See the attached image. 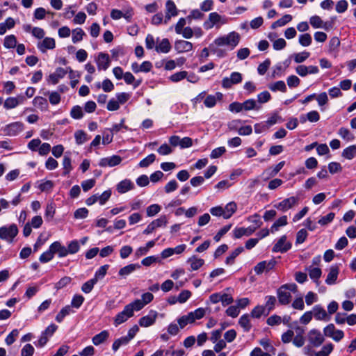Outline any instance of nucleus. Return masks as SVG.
<instances>
[{
	"mask_svg": "<svg viewBox=\"0 0 356 356\" xmlns=\"http://www.w3.org/2000/svg\"><path fill=\"white\" fill-rule=\"evenodd\" d=\"M240 35L232 31L224 36L218 37L215 39L214 43L218 46H228L231 49H234L240 42Z\"/></svg>",
	"mask_w": 356,
	"mask_h": 356,
	"instance_id": "obj_1",
	"label": "nucleus"
},
{
	"mask_svg": "<svg viewBox=\"0 0 356 356\" xmlns=\"http://www.w3.org/2000/svg\"><path fill=\"white\" fill-rule=\"evenodd\" d=\"M227 22L226 17L221 16L216 12H213L209 15V18L204 22L203 26L206 30L211 29L214 26L219 29L222 25L227 24Z\"/></svg>",
	"mask_w": 356,
	"mask_h": 356,
	"instance_id": "obj_2",
	"label": "nucleus"
},
{
	"mask_svg": "<svg viewBox=\"0 0 356 356\" xmlns=\"http://www.w3.org/2000/svg\"><path fill=\"white\" fill-rule=\"evenodd\" d=\"M17 234L18 228L14 223L0 227V238L9 243H13Z\"/></svg>",
	"mask_w": 356,
	"mask_h": 356,
	"instance_id": "obj_3",
	"label": "nucleus"
},
{
	"mask_svg": "<svg viewBox=\"0 0 356 356\" xmlns=\"http://www.w3.org/2000/svg\"><path fill=\"white\" fill-rule=\"evenodd\" d=\"M323 335L339 342L344 337V332L336 329L333 323H330L323 328Z\"/></svg>",
	"mask_w": 356,
	"mask_h": 356,
	"instance_id": "obj_4",
	"label": "nucleus"
},
{
	"mask_svg": "<svg viewBox=\"0 0 356 356\" xmlns=\"http://www.w3.org/2000/svg\"><path fill=\"white\" fill-rule=\"evenodd\" d=\"M243 80V75L241 73L238 72H233L230 76H225L222 79L221 85L225 89H230L233 85L238 84L241 83Z\"/></svg>",
	"mask_w": 356,
	"mask_h": 356,
	"instance_id": "obj_5",
	"label": "nucleus"
},
{
	"mask_svg": "<svg viewBox=\"0 0 356 356\" xmlns=\"http://www.w3.org/2000/svg\"><path fill=\"white\" fill-rule=\"evenodd\" d=\"M168 220L166 216L163 215L159 218L152 221L144 229L143 234L148 235L152 234L156 229L159 227H164L167 225Z\"/></svg>",
	"mask_w": 356,
	"mask_h": 356,
	"instance_id": "obj_6",
	"label": "nucleus"
},
{
	"mask_svg": "<svg viewBox=\"0 0 356 356\" xmlns=\"http://www.w3.org/2000/svg\"><path fill=\"white\" fill-rule=\"evenodd\" d=\"M324 340V336L317 329H312L308 333V341L314 347H319Z\"/></svg>",
	"mask_w": 356,
	"mask_h": 356,
	"instance_id": "obj_7",
	"label": "nucleus"
},
{
	"mask_svg": "<svg viewBox=\"0 0 356 356\" xmlns=\"http://www.w3.org/2000/svg\"><path fill=\"white\" fill-rule=\"evenodd\" d=\"M292 247L290 242L286 241V236H282L277 243L273 245L272 251L273 252L284 253L289 251Z\"/></svg>",
	"mask_w": 356,
	"mask_h": 356,
	"instance_id": "obj_8",
	"label": "nucleus"
},
{
	"mask_svg": "<svg viewBox=\"0 0 356 356\" xmlns=\"http://www.w3.org/2000/svg\"><path fill=\"white\" fill-rule=\"evenodd\" d=\"M312 313L314 318L317 321H329L331 316L327 314L321 305H316L312 308Z\"/></svg>",
	"mask_w": 356,
	"mask_h": 356,
	"instance_id": "obj_9",
	"label": "nucleus"
},
{
	"mask_svg": "<svg viewBox=\"0 0 356 356\" xmlns=\"http://www.w3.org/2000/svg\"><path fill=\"white\" fill-rule=\"evenodd\" d=\"M122 161L121 156L113 155L111 156L104 157L99 160L98 165L100 167H114L119 165Z\"/></svg>",
	"mask_w": 356,
	"mask_h": 356,
	"instance_id": "obj_10",
	"label": "nucleus"
},
{
	"mask_svg": "<svg viewBox=\"0 0 356 356\" xmlns=\"http://www.w3.org/2000/svg\"><path fill=\"white\" fill-rule=\"evenodd\" d=\"M25 100L26 97L22 95L8 97L4 102L3 106L6 109H12L22 104Z\"/></svg>",
	"mask_w": 356,
	"mask_h": 356,
	"instance_id": "obj_11",
	"label": "nucleus"
},
{
	"mask_svg": "<svg viewBox=\"0 0 356 356\" xmlns=\"http://www.w3.org/2000/svg\"><path fill=\"white\" fill-rule=\"evenodd\" d=\"M157 315L158 313L156 311L150 310L147 315L143 316L139 319V325L144 327L152 325L156 321Z\"/></svg>",
	"mask_w": 356,
	"mask_h": 356,
	"instance_id": "obj_12",
	"label": "nucleus"
},
{
	"mask_svg": "<svg viewBox=\"0 0 356 356\" xmlns=\"http://www.w3.org/2000/svg\"><path fill=\"white\" fill-rule=\"evenodd\" d=\"M96 63L99 70H106L111 63L109 55L106 53H99L97 58Z\"/></svg>",
	"mask_w": 356,
	"mask_h": 356,
	"instance_id": "obj_13",
	"label": "nucleus"
},
{
	"mask_svg": "<svg viewBox=\"0 0 356 356\" xmlns=\"http://www.w3.org/2000/svg\"><path fill=\"white\" fill-rule=\"evenodd\" d=\"M298 202V198L292 196L289 198H286L280 202L274 204V207L282 211H286L291 209Z\"/></svg>",
	"mask_w": 356,
	"mask_h": 356,
	"instance_id": "obj_14",
	"label": "nucleus"
},
{
	"mask_svg": "<svg viewBox=\"0 0 356 356\" xmlns=\"http://www.w3.org/2000/svg\"><path fill=\"white\" fill-rule=\"evenodd\" d=\"M284 165L285 161H282L275 165L273 168L270 167L266 169L262 173V175L264 177V180H268L270 178L275 177L282 169Z\"/></svg>",
	"mask_w": 356,
	"mask_h": 356,
	"instance_id": "obj_15",
	"label": "nucleus"
},
{
	"mask_svg": "<svg viewBox=\"0 0 356 356\" xmlns=\"http://www.w3.org/2000/svg\"><path fill=\"white\" fill-rule=\"evenodd\" d=\"M277 296L279 304L282 305H286L289 304L291 300V294L289 291L282 289V286L277 289Z\"/></svg>",
	"mask_w": 356,
	"mask_h": 356,
	"instance_id": "obj_16",
	"label": "nucleus"
},
{
	"mask_svg": "<svg viewBox=\"0 0 356 356\" xmlns=\"http://www.w3.org/2000/svg\"><path fill=\"white\" fill-rule=\"evenodd\" d=\"M133 314L129 312L128 307L126 306L124 307V309L119 312L114 318V325L115 327L120 325V324L126 322L129 318L132 317Z\"/></svg>",
	"mask_w": 356,
	"mask_h": 356,
	"instance_id": "obj_17",
	"label": "nucleus"
},
{
	"mask_svg": "<svg viewBox=\"0 0 356 356\" xmlns=\"http://www.w3.org/2000/svg\"><path fill=\"white\" fill-rule=\"evenodd\" d=\"M223 95L220 92H216L214 95H209L205 97L204 104L207 108H213L216 106L217 101H220Z\"/></svg>",
	"mask_w": 356,
	"mask_h": 356,
	"instance_id": "obj_18",
	"label": "nucleus"
},
{
	"mask_svg": "<svg viewBox=\"0 0 356 356\" xmlns=\"http://www.w3.org/2000/svg\"><path fill=\"white\" fill-rule=\"evenodd\" d=\"M140 265L138 264H130L121 268L118 272V275L121 278H127V276L134 273L136 270L139 269Z\"/></svg>",
	"mask_w": 356,
	"mask_h": 356,
	"instance_id": "obj_19",
	"label": "nucleus"
},
{
	"mask_svg": "<svg viewBox=\"0 0 356 356\" xmlns=\"http://www.w3.org/2000/svg\"><path fill=\"white\" fill-rule=\"evenodd\" d=\"M134 188V184L128 179H125L120 181L116 186L117 191L123 194Z\"/></svg>",
	"mask_w": 356,
	"mask_h": 356,
	"instance_id": "obj_20",
	"label": "nucleus"
},
{
	"mask_svg": "<svg viewBox=\"0 0 356 356\" xmlns=\"http://www.w3.org/2000/svg\"><path fill=\"white\" fill-rule=\"evenodd\" d=\"M175 49L178 53L188 52L193 49V44L186 40H177L175 43Z\"/></svg>",
	"mask_w": 356,
	"mask_h": 356,
	"instance_id": "obj_21",
	"label": "nucleus"
},
{
	"mask_svg": "<svg viewBox=\"0 0 356 356\" xmlns=\"http://www.w3.org/2000/svg\"><path fill=\"white\" fill-rule=\"evenodd\" d=\"M70 153L66 152L63 159V169L62 175L65 177L72 170L73 168L72 165V159L70 157Z\"/></svg>",
	"mask_w": 356,
	"mask_h": 356,
	"instance_id": "obj_22",
	"label": "nucleus"
},
{
	"mask_svg": "<svg viewBox=\"0 0 356 356\" xmlns=\"http://www.w3.org/2000/svg\"><path fill=\"white\" fill-rule=\"evenodd\" d=\"M28 147L32 151L38 150L39 154L41 156L44 155V143L41 145L40 139L31 140L28 144Z\"/></svg>",
	"mask_w": 356,
	"mask_h": 356,
	"instance_id": "obj_23",
	"label": "nucleus"
},
{
	"mask_svg": "<svg viewBox=\"0 0 356 356\" xmlns=\"http://www.w3.org/2000/svg\"><path fill=\"white\" fill-rule=\"evenodd\" d=\"M223 209V218L229 219L237 210V204L235 202H229L227 203Z\"/></svg>",
	"mask_w": 356,
	"mask_h": 356,
	"instance_id": "obj_24",
	"label": "nucleus"
},
{
	"mask_svg": "<svg viewBox=\"0 0 356 356\" xmlns=\"http://www.w3.org/2000/svg\"><path fill=\"white\" fill-rule=\"evenodd\" d=\"M66 74L67 71L64 68L58 67L53 74L49 75V81L53 84H56L60 79L63 78Z\"/></svg>",
	"mask_w": 356,
	"mask_h": 356,
	"instance_id": "obj_25",
	"label": "nucleus"
},
{
	"mask_svg": "<svg viewBox=\"0 0 356 356\" xmlns=\"http://www.w3.org/2000/svg\"><path fill=\"white\" fill-rule=\"evenodd\" d=\"M264 299L265 304L263 306L265 307V309L266 310V315H268L270 312L275 309L277 304V299L276 297L270 295L265 296Z\"/></svg>",
	"mask_w": 356,
	"mask_h": 356,
	"instance_id": "obj_26",
	"label": "nucleus"
},
{
	"mask_svg": "<svg viewBox=\"0 0 356 356\" xmlns=\"http://www.w3.org/2000/svg\"><path fill=\"white\" fill-rule=\"evenodd\" d=\"M108 337H109L108 331V330H102L101 332L95 334L92 338V342L95 346H97L103 343L104 341H106Z\"/></svg>",
	"mask_w": 356,
	"mask_h": 356,
	"instance_id": "obj_27",
	"label": "nucleus"
},
{
	"mask_svg": "<svg viewBox=\"0 0 356 356\" xmlns=\"http://www.w3.org/2000/svg\"><path fill=\"white\" fill-rule=\"evenodd\" d=\"M186 262L190 264L191 270H197L204 264V260L198 258L196 255L189 257Z\"/></svg>",
	"mask_w": 356,
	"mask_h": 356,
	"instance_id": "obj_28",
	"label": "nucleus"
},
{
	"mask_svg": "<svg viewBox=\"0 0 356 356\" xmlns=\"http://www.w3.org/2000/svg\"><path fill=\"white\" fill-rule=\"evenodd\" d=\"M171 49V45L168 38H163L155 46V50L158 53L167 54Z\"/></svg>",
	"mask_w": 356,
	"mask_h": 356,
	"instance_id": "obj_29",
	"label": "nucleus"
},
{
	"mask_svg": "<svg viewBox=\"0 0 356 356\" xmlns=\"http://www.w3.org/2000/svg\"><path fill=\"white\" fill-rule=\"evenodd\" d=\"M339 275V268L337 266H331L325 279V283L328 285L335 284Z\"/></svg>",
	"mask_w": 356,
	"mask_h": 356,
	"instance_id": "obj_30",
	"label": "nucleus"
},
{
	"mask_svg": "<svg viewBox=\"0 0 356 356\" xmlns=\"http://www.w3.org/2000/svg\"><path fill=\"white\" fill-rule=\"evenodd\" d=\"M338 134L347 142L353 141L355 138L354 134L346 127H341L338 131Z\"/></svg>",
	"mask_w": 356,
	"mask_h": 356,
	"instance_id": "obj_31",
	"label": "nucleus"
},
{
	"mask_svg": "<svg viewBox=\"0 0 356 356\" xmlns=\"http://www.w3.org/2000/svg\"><path fill=\"white\" fill-rule=\"evenodd\" d=\"M244 251V248L242 246L236 248L234 250L229 253L225 259L227 265H232L234 263L235 259Z\"/></svg>",
	"mask_w": 356,
	"mask_h": 356,
	"instance_id": "obj_32",
	"label": "nucleus"
},
{
	"mask_svg": "<svg viewBox=\"0 0 356 356\" xmlns=\"http://www.w3.org/2000/svg\"><path fill=\"white\" fill-rule=\"evenodd\" d=\"M238 324L243 328L244 332H249L252 327L250 316L248 314H243L238 320Z\"/></svg>",
	"mask_w": 356,
	"mask_h": 356,
	"instance_id": "obj_33",
	"label": "nucleus"
},
{
	"mask_svg": "<svg viewBox=\"0 0 356 356\" xmlns=\"http://www.w3.org/2000/svg\"><path fill=\"white\" fill-rule=\"evenodd\" d=\"M243 108L245 111L251 110L259 111L261 108V106L257 104L255 99H248L243 102Z\"/></svg>",
	"mask_w": 356,
	"mask_h": 356,
	"instance_id": "obj_34",
	"label": "nucleus"
},
{
	"mask_svg": "<svg viewBox=\"0 0 356 356\" xmlns=\"http://www.w3.org/2000/svg\"><path fill=\"white\" fill-rule=\"evenodd\" d=\"M74 311L72 310L71 307L70 305H66L65 307H63L61 310L57 314L55 319L58 323H61L63 322L65 316L70 315Z\"/></svg>",
	"mask_w": 356,
	"mask_h": 356,
	"instance_id": "obj_35",
	"label": "nucleus"
},
{
	"mask_svg": "<svg viewBox=\"0 0 356 356\" xmlns=\"http://www.w3.org/2000/svg\"><path fill=\"white\" fill-rule=\"evenodd\" d=\"M60 243L58 241H55L49 246V249L46 250V263L53 258L54 254L58 252Z\"/></svg>",
	"mask_w": 356,
	"mask_h": 356,
	"instance_id": "obj_36",
	"label": "nucleus"
},
{
	"mask_svg": "<svg viewBox=\"0 0 356 356\" xmlns=\"http://www.w3.org/2000/svg\"><path fill=\"white\" fill-rule=\"evenodd\" d=\"M287 216H282L280 218H279L277 220H276L274 223L270 227V232L272 233H275V232L278 231L280 227L285 226L287 225Z\"/></svg>",
	"mask_w": 356,
	"mask_h": 356,
	"instance_id": "obj_37",
	"label": "nucleus"
},
{
	"mask_svg": "<svg viewBox=\"0 0 356 356\" xmlns=\"http://www.w3.org/2000/svg\"><path fill=\"white\" fill-rule=\"evenodd\" d=\"M341 156L348 160L353 159L356 156V145H352L345 148Z\"/></svg>",
	"mask_w": 356,
	"mask_h": 356,
	"instance_id": "obj_38",
	"label": "nucleus"
},
{
	"mask_svg": "<svg viewBox=\"0 0 356 356\" xmlns=\"http://www.w3.org/2000/svg\"><path fill=\"white\" fill-rule=\"evenodd\" d=\"M194 322L192 314L188 313L186 315H184L177 319V323L181 329H183L188 324H191Z\"/></svg>",
	"mask_w": 356,
	"mask_h": 356,
	"instance_id": "obj_39",
	"label": "nucleus"
},
{
	"mask_svg": "<svg viewBox=\"0 0 356 356\" xmlns=\"http://www.w3.org/2000/svg\"><path fill=\"white\" fill-rule=\"evenodd\" d=\"M165 12L168 14H170L173 16H177L179 15V10L177 8L175 2L172 0H167L165 2Z\"/></svg>",
	"mask_w": 356,
	"mask_h": 356,
	"instance_id": "obj_40",
	"label": "nucleus"
},
{
	"mask_svg": "<svg viewBox=\"0 0 356 356\" xmlns=\"http://www.w3.org/2000/svg\"><path fill=\"white\" fill-rule=\"evenodd\" d=\"M309 56L310 53L306 51L300 53H295L291 55V57L293 58L294 62L296 63H302L305 62Z\"/></svg>",
	"mask_w": 356,
	"mask_h": 356,
	"instance_id": "obj_41",
	"label": "nucleus"
},
{
	"mask_svg": "<svg viewBox=\"0 0 356 356\" xmlns=\"http://www.w3.org/2000/svg\"><path fill=\"white\" fill-rule=\"evenodd\" d=\"M126 307H128L129 312L134 315V311L138 312L141 310L145 307V305L142 302V300L136 299L131 303L127 305Z\"/></svg>",
	"mask_w": 356,
	"mask_h": 356,
	"instance_id": "obj_42",
	"label": "nucleus"
},
{
	"mask_svg": "<svg viewBox=\"0 0 356 356\" xmlns=\"http://www.w3.org/2000/svg\"><path fill=\"white\" fill-rule=\"evenodd\" d=\"M23 125L20 122H15L7 127L8 134L11 136H15L22 130Z\"/></svg>",
	"mask_w": 356,
	"mask_h": 356,
	"instance_id": "obj_43",
	"label": "nucleus"
},
{
	"mask_svg": "<svg viewBox=\"0 0 356 356\" xmlns=\"http://www.w3.org/2000/svg\"><path fill=\"white\" fill-rule=\"evenodd\" d=\"M129 341L125 336L121 337L114 341L112 345V350L115 353L122 346L127 345Z\"/></svg>",
	"mask_w": 356,
	"mask_h": 356,
	"instance_id": "obj_44",
	"label": "nucleus"
},
{
	"mask_svg": "<svg viewBox=\"0 0 356 356\" xmlns=\"http://www.w3.org/2000/svg\"><path fill=\"white\" fill-rule=\"evenodd\" d=\"M269 89L273 92L281 91L282 92H285L286 91V86L284 81H277L271 83L269 86Z\"/></svg>",
	"mask_w": 356,
	"mask_h": 356,
	"instance_id": "obj_45",
	"label": "nucleus"
},
{
	"mask_svg": "<svg viewBox=\"0 0 356 356\" xmlns=\"http://www.w3.org/2000/svg\"><path fill=\"white\" fill-rule=\"evenodd\" d=\"M85 35V32L81 28H76L72 30V42L76 44L83 40V36Z\"/></svg>",
	"mask_w": 356,
	"mask_h": 356,
	"instance_id": "obj_46",
	"label": "nucleus"
},
{
	"mask_svg": "<svg viewBox=\"0 0 356 356\" xmlns=\"http://www.w3.org/2000/svg\"><path fill=\"white\" fill-rule=\"evenodd\" d=\"M299 44L302 47H308L312 42V38L309 33H303L299 35Z\"/></svg>",
	"mask_w": 356,
	"mask_h": 356,
	"instance_id": "obj_47",
	"label": "nucleus"
},
{
	"mask_svg": "<svg viewBox=\"0 0 356 356\" xmlns=\"http://www.w3.org/2000/svg\"><path fill=\"white\" fill-rule=\"evenodd\" d=\"M109 268L108 264H105L99 267L95 272L93 279H96V282L99 280H102L106 274L108 269Z\"/></svg>",
	"mask_w": 356,
	"mask_h": 356,
	"instance_id": "obj_48",
	"label": "nucleus"
},
{
	"mask_svg": "<svg viewBox=\"0 0 356 356\" xmlns=\"http://www.w3.org/2000/svg\"><path fill=\"white\" fill-rule=\"evenodd\" d=\"M97 284L96 279H90L83 283L81 286V291L84 293H89L92 291L94 288V286Z\"/></svg>",
	"mask_w": 356,
	"mask_h": 356,
	"instance_id": "obj_49",
	"label": "nucleus"
},
{
	"mask_svg": "<svg viewBox=\"0 0 356 356\" xmlns=\"http://www.w3.org/2000/svg\"><path fill=\"white\" fill-rule=\"evenodd\" d=\"M84 297L82 295L80 294H75L71 300V305H70L72 307H74L76 309H79L84 302Z\"/></svg>",
	"mask_w": 356,
	"mask_h": 356,
	"instance_id": "obj_50",
	"label": "nucleus"
},
{
	"mask_svg": "<svg viewBox=\"0 0 356 356\" xmlns=\"http://www.w3.org/2000/svg\"><path fill=\"white\" fill-rule=\"evenodd\" d=\"M322 274V271L321 268L316 267V268H312L310 267L309 269V275L310 278L315 282L316 283H318V281L319 278L321 277Z\"/></svg>",
	"mask_w": 356,
	"mask_h": 356,
	"instance_id": "obj_51",
	"label": "nucleus"
},
{
	"mask_svg": "<svg viewBox=\"0 0 356 356\" xmlns=\"http://www.w3.org/2000/svg\"><path fill=\"white\" fill-rule=\"evenodd\" d=\"M70 116L75 120H80L83 117L82 108L80 106H74L70 111Z\"/></svg>",
	"mask_w": 356,
	"mask_h": 356,
	"instance_id": "obj_52",
	"label": "nucleus"
},
{
	"mask_svg": "<svg viewBox=\"0 0 356 356\" xmlns=\"http://www.w3.org/2000/svg\"><path fill=\"white\" fill-rule=\"evenodd\" d=\"M155 159V154H150L139 162L138 166L140 168H147L149 165H150L152 163L154 162Z\"/></svg>",
	"mask_w": 356,
	"mask_h": 356,
	"instance_id": "obj_53",
	"label": "nucleus"
},
{
	"mask_svg": "<svg viewBox=\"0 0 356 356\" xmlns=\"http://www.w3.org/2000/svg\"><path fill=\"white\" fill-rule=\"evenodd\" d=\"M334 346L332 343L324 345L321 350L316 353L315 356H329L333 350Z\"/></svg>",
	"mask_w": 356,
	"mask_h": 356,
	"instance_id": "obj_54",
	"label": "nucleus"
},
{
	"mask_svg": "<svg viewBox=\"0 0 356 356\" xmlns=\"http://www.w3.org/2000/svg\"><path fill=\"white\" fill-rule=\"evenodd\" d=\"M266 310L263 305L256 306L251 312V316L254 318H259L262 315H266Z\"/></svg>",
	"mask_w": 356,
	"mask_h": 356,
	"instance_id": "obj_55",
	"label": "nucleus"
},
{
	"mask_svg": "<svg viewBox=\"0 0 356 356\" xmlns=\"http://www.w3.org/2000/svg\"><path fill=\"white\" fill-rule=\"evenodd\" d=\"M112 195V191L111 189H108L104 191L101 195L97 193V196L98 198V202L100 205H104L106 202L110 199Z\"/></svg>",
	"mask_w": 356,
	"mask_h": 356,
	"instance_id": "obj_56",
	"label": "nucleus"
},
{
	"mask_svg": "<svg viewBox=\"0 0 356 356\" xmlns=\"http://www.w3.org/2000/svg\"><path fill=\"white\" fill-rule=\"evenodd\" d=\"M161 207L158 204H153L147 207L146 213L148 217H152L160 212Z\"/></svg>",
	"mask_w": 356,
	"mask_h": 356,
	"instance_id": "obj_57",
	"label": "nucleus"
},
{
	"mask_svg": "<svg viewBox=\"0 0 356 356\" xmlns=\"http://www.w3.org/2000/svg\"><path fill=\"white\" fill-rule=\"evenodd\" d=\"M17 40L14 35H10L6 36L4 39L3 45L7 49H11L16 47Z\"/></svg>",
	"mask_w": 356,
	"mask_h": 356,
	"instance_id": "obj_58",
	"label": "nucleus"
},
{
	"mask_svg": "<svg viewBox=\"0 0 356 356\" xmlns=\"http://www.w3.org/2000/svg\"><path fill=\"white\" fill-rule=\"evenodd\" d=\"M80 249L79 243L78 241L73 240L71 241L67 247V251L68 252V254H73L79 252Z\"/></svg>",
	"mask_w": 356,
	"mask_h": 356,
	"instance_id": "obj_59",
	"label": "nucleus"
},
{
	"mask_svg": "<svg viewBox=\"0 0 356 356\" xmlns=\"http://www.w3.org/2000/svg\"><path fill=\"white\" fill-rule=\"evenodd\" d=\"M340 46V40L338 37H333L330 39L329 42L330 52L337 53Z\"/></svg>",
	"mask_w": 356,
	"mask_h": 356,
	"instance_id": "obj_60",
	"label": "nucleus"
},
{
	"mask_svg": "<svg viewBox=\"0 0 356 356\" xmlns=\"http://www.w3.org/2000/svg\"><path fill=\"white\" fill-rule=\"evenodd\" d=\"M283 122V119L277 113L272 114L270 117L265 122L268 127L275 124L277 122Z\"/></svg>",
	"mask_w": 356,
	"mask_h": 356,
	"instance_id": "obj_61",
	"label": "nucleus"
},
{
	"mask_svg": "<svg viewBox=\"0 0 356 356\" xmlns=\"http://www.w3.org/2000/svg\"><path fill=\"white\" fill-rule=\"evenodd\" d=\"M19 335V330L17 329H14L8 335L7 337H6L5 339V343L8 345V346H10L11 344H13L15 340H16V338L18 337Z\"/></svg>",
	"mask_w": 356,
	"mask_h": 356,
	"instance_id": "obj_62",
	"label": "nucleus"
},
{
	"mask_svg": "<svg viewBox=\"0 0 356 356\" xmlns=\"http://www.w3.org/2000/svg\"><path fill=\"white\" fill-rule=\"evenodd\" d=\"M134 15V11L131 6H127L123 9L122 17L124 18L127 22L129 23L132 21Z\"/></svg>",
	"mask_w": 356,
	"mask_h": 356,
	"instance_id": "obj_63",
	"label": "nucleus"
},
{
	"mask_svg": "<svg viewBox=\"0 0 356 356\" xmlns=\"http://www.w3.org/2000/svg\"><path fill=\"white\" fill-rule=\"evenodd\" d=\"M323 22L318 15L312 16L309 19V23L314 29H321L323 26Z\"/></svg>",
	"mask_w": 356,
	"mask_h": 356,
	"instance_id": "obj_64",
	"label": "nucleus"
}]
</instances>
